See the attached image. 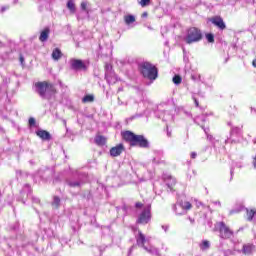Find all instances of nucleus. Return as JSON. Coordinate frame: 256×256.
I'll return each mask as SVG.
<instances>
[{
	"mask_svg": "<svg viewBox=\"0 0 256 256\" xmlns=\"http://www.w3.org/2000/svg\"><path fill=\"white\" fill-rule=\"evenodd\" d=\"M121 136L126 143H130V147H141L142 149H147V147H149V141L146 140L143 135H136L135 133L126 130L121 133Z\"/></svg>",
	"mask_w": 256,
	"mask_h": 256,
	"instance_id": "nucleus-1",
	"label": "nucleus"
},
{
	"mask_svg": "<svg viewBox=\"0 0 256 256\" xmlns=\"http://www.w3.org/2000/svg\"><path fill=\"white\" fill-rule=\"evenodd\" d=\"M139 71L145 79L155 81L159 77V69L150 62H143L139 65Z\"/></svg>",
	"mask_w": 256,
	"mask_h": 256,
	"instance_id": "nucleus-2",
	"label": "nucleus"
},
{
	"mask_svg": "<svg viewBox=\"0 0 256 256\" xmlns=\"http://www.w3.org/2000/svg\"><path fill=\"white\" fill-rule=\"evenodd\" d=\"M35 87L40 97H45L47 93H49L50 95L57 94V88H55V84L49 81L36 82Z\"/></svg>",
	"mask_w": 256,
	"mask_h": 256,
	"instance_id": "nucleus-3",
	"label": "nucleus"
},
{
	"mask_svg": "<svg viewBox=\"0 0 256 256\" xmlns=\"http://www.w3.org/2000/svg\"><path fill=\"white\" fill-rule=\"evenodd\" d=\"M203 39V32L197 27H191L187 31V35L185 41L187 45H191L192 43H199Z\"/></svg>",
	"mask_w": 256,
	"mask_h": 256,
	"instance_id": "nucleus-4",
	"label": "nucleus"
},
{
	"mask_svg": "<svg viewBox=\"0 0 256 256\" xmlns=\"http://www.w3.org/2000/svg\"><path fill=\"white\" fill-rule=\"evenodd\" d=\"M216 226L219 232L220 239H225V240L231 239L235 235V232L233 231V229L227 226L223 221L217 222Z\"/></svg>",
	"mask_w": 256,
	"mask_h": 256,
	"instance_id": "nucleus-5",
	"label": "nucleus"
},
{
	"mask_svg": "<svg viewBox=\"0 0 256 256\" xmlns=\"http://www.w3.org/2000/svg\"><path fill=\"white\" fill-rule=\"evenodd\" d=\"M149 221H151V207L144 208L138 216L136 223H138V225H147Z\"/></svg>",
	"mask_w": 256,
	"mask_h": 256,
	"instance_id": "nucleus-6",
	"label": "nucleus"
},
{
	"mask_svg": "<svg viewBox=\"0 0 256 256\" xmlns=\"http://www.w3.org/2000/svg\"><path fill=\"white\" fill-rule=\"evenodd\" d=\"M70 67H71V69H74L75 71H87V65H85V62H83V60H79V59H71Z\"/></svg>",
	"mask_w": 256,
	"mask_h": 256,
	"instance_id": "nucleus-7",
	"label": "nucleus"
},
{
	"mask_svg": "<svg viewBox=\"0 0 256 256\" xmlns=\"http://www.w3.org/2000/svg\"><path fill=\"white\" fill-rule=\"evenodd\" d=\"M211 23L215 25V27H218L221 31H224V29H227V25H225V21H223V18L221 16H214L210 19Z\"/></svg>",
	"mask_w": 256,
	"mask_h": 256,
	"instance_id": "nucleus-8",
	"label": "nucleus"
},
{
	"mask_svg": "<svg viewBox=\"0 0 256 256\" xmlns=\"http://www.w3.org/2000/svg\"><path fill=\"white\" fill-rule=\"evenodd\" d=\"M125 151V145L123 143H120L110 149V155L111 157H119L121 153Z\"/></svg>",
	"mask_w": 256,
	"mask_h": 256,
	"instance_id": "nucleus-9",
	"label": "nucleus"
},
{
	"mask_svg": "<svg viewBox=\"0 0 256 256\" xmlns=\"http://www.w3.org/2000/svg\"><path fill=\"white\" fill-rule=\"evenodd\" d=\"M36 135L42 139V141H51V134L46 130H38L36 131Z\"/></svg>",
	"mask_w": 256,
	"mask_h": 256,
	"instance_id": "nucleus-10",
	"label": "nucleus"
},
{
	"mask_svg": "<svg viewBox=\"0 0 256 256\" xmlns=\"http://www.w3.org/2000/svg\"><path fill=\"white\" fill-rule=\"evenodd\" d=\"M94 143L98 145V147H103L107 145V137L97 134L96 137L94 138Z\"/></svg>",
	"mask_w": 256,
	"mask_h": 256,
	"instance_id": "nucleus-11",
	"label": "nucleus"
},
{
	"mask_svg": "<svg viewBox=\"0 0 256 256\" xmlns=\"http://www.w3.org/2000/svg\"><path fill=\"white\" fill-rule=\"evenodd\" d=\"M49 33H51V30L49 28H45L39 36V41H41V43H45V41H47V39H49Z\"/></svg>",
	"mask_w": 256,
	"mask_h": 256,
	"instance_id": "nucleus-12",
	"label": "nucleus"
},
{
	"mask_svg": "<svg viewBox=\"0 0 256 256\" xmlns=\"http://www.w3.org/2000/svg\"><path fill=\"white\" fill-rule=\"evenodd\" d=\"M136 242H137V245H140V247H145V243L147 242V239L145 238V235L143 232L139 231Z\"/></svg>",
	"mask_w": 256,
	"mask_h": 256,
	"instance_id": "nucleus-13",
	"label": "nucleus"
},
{
	"mask_svg": "<svg viewBox=\"0 0 256 256\" xmlns=\"http://www.w3.org/2000/svg\"><path fill=\"white\" fill-rule=\"evenodd\" d=\"M62 57L63 53L61 52V49L55 48L52 52V59H54V61H59Z\"/></svg>",
	"mask_w": 256,
	"mask_h": 256,
	"instance_id": "nucleus-14",
	"label": "nucleus"
},
{
	"mask_svg": "<svg viewBox=\"0 0 256 256\" xmlns=\"http://www.w3.org/2000/svg\"><path fill=\"white\" fill-rule=\"evenodd\" d=\"M180 207L184 211H191V209H193V204H191V202H189V201H182L180 203Z\"/></svg>",
	"mask_w": 256,
	"mask_h": 256,
	"instance_id": "nucleus-15",
	"label": "nucleus"
},
{
	"mask_svg": "<svg viewBox=\"0 0 256 256\" xmlns=\"http://www.w3.org/2000/svg\"><path fill=\"white\" fill-rule=\"evenodd\" d=\"M252 251H253V245H251V244H246L242 248V253L244 255H250V253H252Z\"/></svg>",
	"mask_w": 256,
	"mask_h": 256,
	"instance_id": "nucleus-16",
	"label": "nucleus"
},
{
	"mask_svg": "<svg viewBox=\"0 0 256 256\" xmlns=\"http://www.w3.org/2000/svg\"><path fill=\"white\" fill-rule=\"evenodd\" d=\"M95 101V96L93 94L85 95L82 99V103H93Z\"/></svg>",
	"mask_w": 256,
	"mask_h": 256,
	"instance_id": "nucleus-17",
	"label": "nucleus"
},
{
	"mask_svg": "<svg viewBox=\"0 0 256 256\" xmlns=\"http://www.w3.org/2000/svg\"><path fill=\"white\" fill-rule=\"evenodd\" d=\"M256 210L255 209H247L246 210V215H247V220L248 221H253V218L255 217Z\"/></svg>",
	"mask_w": 256,
	"mask_h": 256,
	"instance_id": "nucleus-18",
	"label": "nucleus"
},
{
	"mask_svg": "<svg viewBox=\"0 0 256 256\" xmlns=\"http://www.w3.org/2000/svg\"><path fill=\"white\" fill-rule=\"evenodd\" d=\"M124 21H125L126 25H131V23H135V16L127 15L124 17Z\"/></svg>",
	"mask_w": 256,
	"mask_h": 256,
	"instance_id": "nucleus-19",
	"label": "nucleus"
},
{
	"mask_svg": "<svg viewBox=\"0 0 256 256\" xmlns=\"http://www.w3.org/2000/svg\"><path fill=\"white\" fill-rule=\"evenodd\" d=\"M59 205H61V198H59V196H54L52 206L59 209Z\"/></svg>",
	"mask_w": 256,
	"mask_h": 256,
	"instance_id": "nucleus-20",
	"label": "nucleus"
},
{
	"mask_svg": "<svg viewBox=\"0 0 256 256\" xmlns=\"http://www.w3.org/2000/svg\"><path fill=\"white\" fill-rule=\"evenodd\" d=\"M67 8H68L69 11H71L72 13H75V11H76L75 2H73V0H68V2H67Z\"/></svg>",
	"mask_w": 256,
	"mask_h": 256,
	"instance_id": "nucleus-21",
	"label": "nucleus"
},
{
	"mask_svg": "<svg viewBox=\"0 0 256 256\" xmlns=\"http://www.w3.org/2000/svg\"><path fill=\"white\" fill-rule=\"evenodd\" d=\"M209 247H211V244L209 243V240H204L200 244V249H202V251H205V250L209 249Z\"/></svg>",
	"mask_w": 256,
	"mask_h": 256,
	"instance_id": "nucleus-22",
	"label": "nucleus"
},
{
	"mask_svg": "<svg viewBox=\"0 0 256 256\" xmlns=\"http://www.w3.org/2000/svg\"><path fill=\"white\" fill-rule=\"evenodd\" d=\"M173 83L175 85H181V82L183 81V79L181 78L180 75H175L172 79Z\"/></svg>",
	"mask_w": 256,
	"mask_h": 256,
	"instance_id": "nucleus-23",
	"label": "nucleus"
},
{
	"mask_svg": "<svg viewBox=\"0 0 256 256\" xmlns=\"http://www.w3.org/2000/svg\"><path fill=\"white\" fill-rule=\"evenodd\" d=\"M206 39L208 43H215V36L212 33L206 34Z\"/></svg>",
	"mask_w": 256,
	"mask_h": 256,
	"instance_id": "nucleus-24",
	"label": "nucleus"
},
{
	"mask_svg": "<svg viewBox=\"0 0 256 256\" xmlns=\"http://www.w3.org/2000/svg\"><path fill=\"white\" fill-rule=\"evenodd\" d=\"M172 183H167L168 188L171 191H175V183H177V181L175 179H171Z\"/></svg>",
	"mask_w": 256,
	"mask_h": 256,
	"instance_id": "nucleus-25",
	"label": "nucleus"
},
{
	"mask_svg": "<svg viewBox=\"0 0 256 256\" xmlns=\"http://www.w3.org/2000/svg\"><path fill=\"white\" fill-rule=\"evenodd\" d=\"M141 7H147V5H151V0H140Z\"/></svg>",
	"mask_w": 256,
	"mask_h": 256,
	"instance_id": "nucleus-26",
	"label": "nucleus"
},
{
	"mask_svg": "<svg viewBox=\"0 0 256 256\" xmlns=\"http://www.w3.org/2000/svg\"><path fill=\"white\" fill-rule=\"evenodd\" d=\"M35 123H36L35 118L30 117L29 120H28V125L30 127H35Z\"/></svg>",
	"mask_w": 256,
	"mask_h": 256,
	"instance_id": "nucleus-27",
	"label": "nucleus"
},
{
	"mask_svg": "<svg viewBox=\"0 0 256 256\" xmlns=\"http://www.w3.org/2000/svg\"><path fill=\"white\" fill-rule=\"evenodd\" d=\"M69 187H79L81 184L79 182H69Z\"/></svg>",
	"mask_w": 256,
	"mask_h": 256,
	"instance_id": "nucleus-28",
	"label": "nucleus"
},
{
	"mask_svg": "<svg viewBox=\"0 0 256 256\" xmlns=\"http://www.w3.org/2000/svg\"><path fill=\"white\" fill-rule=\"evenodd\" d=\"M80 7L82 11H87V2H81Z\"/></svg>",
	"mask_w": 256,
	"mask_h": 256,
	"instance_id": "nucleus-29",
	"label": "nucleus"
},
{
	"mask_svg": "<svg viewBox=\"0 0 256 256\" xmlns=\"http://www.w3.org/2000/svg\"><path fill=\"white\" fill-rule=\"evenodd\" d=\"M237 213H241V209L230 210L229 215H235Z\"/></svg>",
	"mask_w": 256,
	"mask_h": 256,
	"instance_id": "nucleus-30",
	"label": "nucleus"
},
{
	"mask_svg": "<svg viewBox=\"0 0 256 256\" xmlns=\"http://www.w3.org/2000/svg\"><path fill=\"white\" fill-rule=\"evenodd\" d=\"M135 207H136V209H141L143 207V203L136 202Z\"/></svg>",
	"mask_w": 256,
	"mask_h": 256,
	"instance_id": "nucleus-31",
	"label": "nucleus"
},
{
	"mask_svg": "<svg viewBox=\"0 0 256 256\" xmlns=\"http://www.w3.org/2000/svg\"><path fill=\"white\" fill-rule=\"evenodd\" d=\"M190 157H191V159H196L197 158V152H191Z\"/></svg>",
	"mask_w": 256,
	"mask_h": 256,
	"instance_id": "nucleus-32",
	"label": "nucleus"
},
{
	"mask_svg": "<svg viewBox=\"0 0 256 256\" xmlns=\"http://www.w3.org/2000/svg\"><path fill=\"white\" fill-rule=\"evenodd\" d=\"M19 61H20V63H25V58L23 57V55H20V57H19Z\"/></svg>",
	"mask_w": 256,
	"mask_h": 256,
	"instance_id": "nucleus-33",
	"label": "nucleus"
},
{
	"mask_svg": "<svg viewBox=\"0 0 256 256\" xmlns=\"http://www.w3.org/2000/svg\"><path fill=\"white\" fill-rule=\"evenodd\" d=\"M194 103H195L196 107H199V101L197 99H194Z\"/></svg>",
	"mask_w": 256,
	"mask_h": 256,
	"instance_id": "nucleus-34",
	"label": "nucleus"
},
{
	"mask_svg": "<svg viewBox=\"0 0 256 256\" xmlns=\"http://www.w3.org/2000/svg\"><path fill=\"white\" fill-rule=\"evenodd\" d=\"M252 65L256 68V59L253 60Z\"/></svg>",
	"mask_w": 256,
	"mask_h": 256,
	"instance_id": "nucleus-35",
	"label": "nucleus"
},
{
	"mask_svg": "<svg viewBox=\"0 0 256 256\" xmlns=\"http://www.w3.org/2000/svg\"><path fill=\"white\" fill-rule=\"evenodd\" d=\"M147 12H144L143 14H142V17H147Z\"/></svg>",
	"mask_w": 256,
	"mask_h": 256,
	"instance_id": "nucleus-36",
	"label": "nucleus"
}]
</instances>
